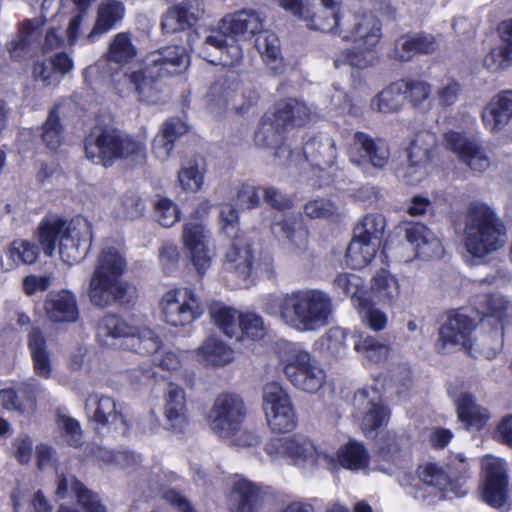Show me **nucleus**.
I'll use <instances>...</instances> for the list:
<instances>
[{
  "instance_id": "1",
  "label": "nucleus",
  "mask_w": 512,
  "mask_h": 512,
  "mask_svg": "<svg viewBox=\"0 0 512 512\" xmlns=\"http://www.w3.org/2000/svg\"><path fill=\"white\" fill-rule=\"evenodd\" d=\"M189 65V55L181 45H167L150 52L143 66L132 73L118 71L113 90L121 98L135 95L139 102L158 104L165 92L163 78L180 73Z\"/></svg>"
},
{
  "instance_id": "2",
  "label": "nucleus",
  "mask_w": 512,
  "mask_h": 512,
  "mask_svg": "<svg viewBox=\"0 0 512 512\" xmlns=\"http://www.w3.org/2000/svg\"><path fill=\"white\" fill-rule=\"evenodd\" d=\"M323 4V16L312 20L311 27L326 33L340 36L351 41L361 51L348 53L345 57L349 65L365 68L371 64L366 53L372 52L382 38L381 20L372 12H351L336 9L339 0H320Z\"/></svg>"
},
{
  "instance_id": "3",
  "label": "nucleus",
  "mask_w": 512,
  "mask_h": 512,
  "mask_svg": "<svg viewBox=\"0 0 512 512\" xmlns=\"http://www.w3.org/2000/svg\"><path fill=\"white\" fill-rule=\"evenodd\" d=\"M263 310L298 332H314L333 321L332 297L320 289H299L284 295H268Z\"/></svg>"
},
{
  "instance_id": "4",
  "label": "nucleus",
  "mask_w": 512,
  "mask_h": 512,
  "mask_svg": "<svg viewBox=\"0 0 512 512\" xmlns=\"http://www.w3.org/2000/svg\"><path fill=\"white\" fill-rule=\"evenodd\" d=\"M38 238L47 256L53 255L58 240L61 259L73 265L83 260L91 248V224L85 219L70 222L60 218L45 219L38 228Z\"/></svg>"
},
{
  "instance_id": "5",
  "label": "nucleus",
  "mask_w": 512,
  "mask_h": 512,
  "mask_svg": "<svg viewBox=\"0 0 512 512\" xmlns=\"http://www.w3.org/2000/svg\"><path fill=\"white\" fill-rule=\"evenodd\" d=\"M125 257L115 247H104L99 253L92 273L88 297L100 308L128 302L129 285L122 279L126 270Z\"/></svg>"
},
{
  "instance_id": "6",
  "label": "nucleus",
  "mask_w": 512,
  "mask_h": 512,
  "mask_svg": "<svg viewBox=\"0 0 512 512\" xmlns=\"http://www.w3.org/2000/svg\"><path fill=\"white\" fill-rule=\"evenodd\" d=\"M88 160L97 165L111 167L118 159L145 158V144L111 126H94L84 139Z\"/></svg>"
},
{
  "instance_id": "7",
  "label": "nucleus",
  "mask_w": 512,
  "mask_h": 512,
  "mask_svg": "<svg viewBox=\"0 0 512 512\" xmlns=\"http://www.w3.org/2000/svg\"><path fill=\"white\" fill-rule=\"evenodd\" d=\"M464 233L467 252L477 258L497 251L506 243V226L492 208L483 204L469 209Z\"/></svg>"
},
{
  "instance_id": "8",
  "label": "nucleus",
  "mask_w": 512,
  "mask_h": 512,
  "mask_svg": "<svg viewBox=\"0 0 512 512\" xmlns=\"http://www.w3.org/2000/svg\"><path fill=\"white\" fill-rule=\"evenodd\" d=\"M286 347L288 354L282 358V364L287 380L298 390L317 393L326 382V372L319 360L292 343H287Z\"/></svg>"
},
{
  "instance_id": "9",
  "label": "nucleus",
  "mask_w": 512,
  "mask_h": 512,
  "mask_svg": "<svg viewBox=\"0 0 512 512\" xmlns=\"http://www.w3.org/2000/svg\"><path fill=\"white\" fill-rule=\"evenodd\" d=\"M264 451L272 459L283 458L299 467L330 466L333 462L331 456L319 451L308 437L300 434L272 438L265 444Z\"/></svg>"
},
{
  "instance_id": "10",
  "label": "nucleus",
  "mask_w": 512,
  "mask_h": 512,
  "mask_svg": "<svg viewBox=\"0 0 512 512\" xmlns=\"http://www.w3.org/2000/svg\"><path fill=\"white\" fill-rule=\"evenodd\" d=\"M354 417L367 438H375L379 429L387 426L391 410L385 404L383 393L376 386H367L355 393Z\"/></svg>"
},
{
  "instance_id": "11",
  "label": "nucleus",
  "mask_w": 512,
  "mask_h": 512,
  "mask_svg": "<svg viewBox=\"0 0 512 512\" xmlns=\"http://www.w3.org/2000/svg\"><path fill=\"white\" fill-rule=\"evenodd\" d=\"M246 409L241 397L222 393L216 397L207 415L211 430L220 438H232L241 431Z\"/></svg>"
},
{
  "instance_id": "12",
  "label": "nucleus",
  "mask_w": 512,
  "mask_h": 512,
  "mask_svg": "<svg viewBox=\"0 0 512 512\" xmlns=\"http://www.w3.org/2000/svg\"><path fill=\"white\" fill-rule=\"evenodd\" d=\"M262 408L269 427L279 433H287L297 426V417L291 398L278 382L264 385Z\"/></svg>"
},
{
  "instance_id": "13",
  "label": "nucleus",
  "mask_w": 512,
  "mask_h": 512,
  "mask_svg": "<svg viewBox=\"0 0 512 512\" xmlns=\"http://www.w3.org/2000/svg\"><path fill=\"white\" fill-rule=\"evenodd\" d=\"M160 305L163 321L174 327L189 325L199 319L204 312L199 297L187 287L167 291Z\"/></svg>"
},
{
  "instance_id": "14",
  "label": "nucleus",
  "mask_w": 512,
  "mask_h": 512,
  "mask_svg": "<svg viewBox=\"0 0 512 512\" xmlns=\"http://www.w3.org/2000/svg\"><path fill=\"white\" fill-rule=\"evenodd\" d=\"M348 157L364 173H369L370 168L380 171L389 163L390 148L385 139L357 131L348 149Z\"/></svg>"
},
{
  "instance_id": "15",
  "label": "nucleus",
  "mask_w": 512,
  "mask_h": 512,
  "mask_svg": "<svg viewBox=\"0 0 512 512\" xmlns=\"http://www.w3.org/2000/svg\"><path fill=\"white\" fill-rule=\"evenodd\" d=\"M85 413L98 433H126L129 429L121 406L116 400L103 394H91L85 400Z\"/></svg>"
},
{
  "instance_id": "16",
  "label": "nucleus",
  "mask_w": 512,
  "mask_h": 512,
  "mask_svg": "<svg viewBox=\"0 0 512 512\" xmlns=\"http://www.w3.org/2000/svg\"><path fill=\"white\" fill-rule=\"evenodd\" d=\"M285 127L276 122L269 112H266L259 123L254 135L256 146L273 151L279 165L291 166L300 158V153L293 150L284 141Z\"/></svg>"
},
{
  "instance_id": "17",
  "label": "nucleus",
  "mask_w": 512,
  "mask_h": 512,
  "mask_svg": "<svg viewBox=\"0 0 512 512\" xmlns=\"http://www.w3.org/2000/svg\"><path fill=\"white\" fill-rule=\"evenodd\" d=\"M476 326L475 321L463 312H450L446 322L439 330L435 344L437 352L446 354L452 348L460 347L471 353L474 340L472 335Z\"/></svg>"
},
{
  "instance_id": "18",
  "label": "nucleus",
  "mask_w": 512,
  "mask_h": 512,
  "mask_svg": "<svg viewBox=\"0 0 512 512\" xmlns=\"http://www.w3.org/2000/svg\"><path fill=\"white\" fill-rule=\"evenodd\" d=\"M232 240L225 253L223 271L233 288L248 287L254 259L251 246L242 237Z\"/></svg>"
},
{
  "instance_id": "19",
  "label": "nucleus",
  "mask_w": 512,
  "mask_h": 512,
  "mask_svg": "<svg viewBox=\"0 0 512 512\" xmlns=\"http://www.w3.org/2000/svg\"><path fill=\"white\" fill-rule=\"evenodd\" d=\"M444 139L446 147L458 154L459 159L472 171L483 173L490 167V156L477 139L468 138L456 131L445 133Z\"/></svg>"
},
{
  "instance_id": "20",
  "label": "nucleus",
  "mask_w": 512,
  "mask_h": 512,
  "mask_svg": "<svg viewBox=\"0 0 512 512\" xmlns=\"http://www.w3.org/2000/svg\"><path fill=\"white\" fill-rule=\"evenodd\" d=\"M302 158L322 171L333 167L338 158L335 139L327 133H319L309 138L303 145L300 158L292 165H298Z\"/></svg>"
},
{
  "instance_id": "21",
  "label": "nucleus",
  "mask_w": 512,
  "mask_h": 512,
  "mask_svg": "<svg viewBox=\"0 0 512 512\" xmlns=\"http://www.w3.org/2000/svg\"><path fill=\"white\" fill-rule=\"evenodd\" d=\"M204 12L203 0H183L163 14L162 29L167 33L184 31L201 19Z\"/></svg>"
},
{
  "instance_id": "22",
  "label": "nucleus",
  "mask_w": 512,
  "mask_h": 512,
  "mask_svg": "<svg viewBox=\"0 0 512 512\" xmlns=\"http://www.w3.org/2000/svg\"><path fill=\"white\" fill-rule=\"evenodd\" d=\"M485 482L483 500L494 508H502L507 502L508 479L503 463L497 459H486L484 462Z\"/></svg>"
},
{
  "instance_id": "23",
  "label": "nucleus",
  "mask_w": 512,
  "mask_h": 512,
  "mask_svg": "<svg viewBox=\"0 0 512 512\" xmlns=\"http://www.w3.org/2000/svg\"><path fill=\"white\" fill-rule=\"evenodd\" d=\"M486 311L480 324L485 328L487 324H494L492 334V348L486 351L489 356L498 353L504 343V319L507 315L509 302L501 295L492 294L485 297Z\"/></svg>"
},
{
  "instance_id": "24",
  "label": "nucleus",
  "mask_w": 512,
  "mask_h": 512,
  "mask_svg": "<svg viewBox=\"0 0 512 512\" xmlns=\"http://www.w3.org/2000/svg\"><path fill=\"white\" fill-rule=\"evenodd\" d=\"M265 17L253 9H243L226 15L219 22L223 32L232 38H250L263 29Z\"/></svg>"
},
{
  "instance_id": "25",
  "label": "nucleus",
  "mask_w": 512,
  "mask_h": 512,
  "mask_svg": "<svg viewBox=\"0 0 512 512\" xmlns=\"http://www.w3.org/2000/svg\"><path fill=\"white\" fill-rule=\"evenodd\" d=\"M405 239L419 258L430 260L443 255L444 249L441 240L422 223H413L407 226Z\"/></svg>"
},
{
  "instance_id": "26",
  "label": "nucleus",
  "mask_w": 512,
  "mask_h": 512,
  "mask_svg": "<svg viewBox=\"0 0 512 512\" xmlns=\"http://www.w3.org/2000/svg\"><path fill=\"white\" fill-rule=\"evenodd\" d=\"M137 55V48L132 42V35L129 32H119L110 41L108 49L104 54L105 64H115L116 68L110 67V79L113 86V76L118 71L132 73L125 66Z\"/></svg>"
},
{
  "instance_id": "27",
  "label": "nucleus",
  "mask_w": 512,
  "mask_h": 512,
  "mask_svg": "<svg viewBox=\"0 0 512 512\" xmlns=\"http://www.w3.org/2000/svg\"><path fill=\"white\" fill-rule=\"evenodd\" d=\"M262 485L249 479L238 477L229 495L231 512H259Z\"/></svg>"
},
{
  "instance_id": "28",
  "label": "nucleus",
  "mask_w": 512,
  "mask_h": 512,
  "mask_svg": "<svg viewBox=\"0 0 512 512\" xmlns=\"http://www.w3.org/2000/svg\"><path fill=\"white\" fill-rule=\"evenodd\" d=\"M44 309L47 318L54 323H73L79 318L76 296L68 290L50 292L46 297Z\"/></svg>"
},
{
  "instance_id": "29",
  "label": "nucleus",
  "mask_w": 512,
  "mask_h": 512,
  "mask_svg": "<svg viewBox=\"0 0 512 512\" xmlns=\"http://www.w3.org/2000/svg\"><path fill=\"white\" fill-rule=\"evenodd\" d=\"M132 333L133 327L120 316L106 314L97 324L96 339L104 347L125 349L127 338Z\"/></svg>"
},
{
  "instance_id": "30",
  "label": "nucleus",
  "mask_w": 512,
  "mask_h": 512,
  "mask_svg": "<svg viewBox=\"0 0 512 512\" xmlns=\"http://www.w3.org/2000/svg\"><path fill=\"white\" fill-rule=\"evenodd\" d=\"M125 11V5L120 0H102L97 8L93 28L87 35V41L94 43L119 26L124 19Z\"/></svg>"
},
{
  "instance_id": "31",
  "label": "nucleus",
  "mask_w": 512,
  "mask_h": 512,
  "mask_svg": "<svg viewBox=\"0 0 512 512\" xmlns=\"http://www.w3.org/2000/svg\"><path fill=\"white\" fill-rule=\"evenodd\" d=\"M354 350L368 364H379L385 362L392 351L388 340L370 335L365 332L353 334Z\"/></svg>"
},
{
  "instance_id": "32",
  "label": "nucleus",
  "mask_w": 512,
  "mask_h": 512,
  "mask_svg": "<svg viewBox=\"0 0 512 512\" xmlns=\"http://www.w3.org/2000/svg\"><path fill=\"white\" fill-rule=\"evenodd\" d=\"M486 128L495 132L505 127L512 119V90H507L493 97L482 112Z\"/></svg>"
},
{
  "instance_id": "33",
  "label": "nucleus",
  "mask_w": 512,
  "mask_h": 512,
  "mask_svg": "<svg viewBox=\"0 0 512 512\" xmlns=\"http://www.w3.org/2000/svg\"><path fill=\"white\" fill-rule=\"evenodd\" d=\"M419 479L427 486L439 492V498L451 499L453 496H462L457 484L453 482L444 469L435 463H426L417 470Z\"/></svg>"
},
{
  "instance_id": "34",
  "label": "nucleus",
  "mask_w": 512,
  "mask_h": 512,
  "mask_svg": "<svg viewBox=\"0 0 512 512\" xmlns=\"http://www.w3.org/2000/svg\"><path fill=\"white\" fill-rule=\"evenodd\" d=\"M436 50L434 36L430 34H405L396 39L393 57L406 62L417 54H429Z\"/></svg>"
},
{
  "instance_id": "35",
  "label": "nucleus",
  "mask_w": 512,
  "mask_h": 512,
  "mask_svg": "<svg viewBox=\"0 0 512 512\" xmlns=\"http://www.w3.org/2000/svg\"><path fill=\"white\" fill-rule=\"evenodd\" d=\"M268 112L285 128L304 126L310 122L312 116L310 108L303 101L294 98L278 101L273 110Z\"/></svg>"
},
{
  "instance_id": "36",
  "label": "nucleus",
  "mask_w": 512,
  "mask_h": 512,
  "mask_svg": "<svg viewBox=\"0 0 512 512\" xmlns=\"http://www.w3.org/2000/svg\"><path fill=\"white\" fill-rule=\"evenodd\" d=\"M165 416L175 432H183L188 425L185 392L174 383L167 387Z\"/></svg>"
},
{
  "instance_id": "37",
  "label": "nucleus",
  "mask_w": 512,
  "mask_h": 512,
  "mask_svg": "<svg viewBox=\"0 0 512 512\" xmlns=\"http://www.w3.org/2000/svg\"><path fill=\"white\" fill-rule=\"evenodd\" d=\"M459 421L467 428L482 429L490 419L489 411L476 402L474 396L462 393L456 400Z\"/></svg>"
},
{
  "instance_id": "38",
  "label": "nucleus",
  "mask_w": 512,
  "mask_h": 512,
  "mask_svg": "<svg viewBox=\"0 0 512 512\" xmlns=\"http://www.w3.org/2000/svg\"><path fill=\"white\" fill-rule=\"evenodd\" d=\"M28 348L33 362L34 373L42 378L52 376L53 367L44 334L39 328H33L28 335Z\"/></svg>"
},
{
  "instance_id": "39",
  "label": "nucleus",
  "mask_w": 512,
  "mask_h": 512,
  "mask_svg": "<svg viewBox=\"0 0 512 512\" xmlns=\"http://www.w3.org/2000/svg\"><path fill=\"white\" fill-rule=\"evenodd\" d=\"M196 353L198 361L205 366L223 367L234 359V350L216 336L208 337Z\"/></svg>"
},
{
  "instance_id": "40",
  "label": "nucleus",
  "mask_w": 512,
  "mask_h": 512,
  "mask_svg": "<svg viewBox=\"0 0 512 512\" xmlns=\"http://www.w3.org/2000/svg\"><path fill=\"white\" fill-rule=\"evenodd\" d=\"M256 35L255 47L262 55L263 61L273 74H282L285 65L280 55V42L277 35L263 29Z\"/></svg>"
},
{
  "instance_id": "41",
  "label": "nucleus",
  "mask_w": 512,
  "mask_h": 512,
  "mask_svg": "<svg viewBox=\"0 0 512 512\" xmlns=\"http://www.w3.org/2000/svg\"><path fill=\"white\" fill-rule=\"evenodd\" d=\"M42 35L39 21L26 20L20 29L17 39L12 40L8 44V50L11 57L20 61L30 55L31 49L38 45Z\"/></svg>"
},
{
  "instance_id": "42",
  "label": "nucleus",
  "mask_w": 512,
  "mask_h": 512,
  "mask_svg": "<svg viewBox=\"0 0 512 512\" xmlns=\"http://www.w3.org/2000/svg\"><path fill=\"white\" fill-rule=\"evenodd\" d=\"M272 232L282 240H286L287 249L294 254H302L308 247V231L299 226L291 218H285L272 224Z\"/></svg>"
},
{
  "instance_id": "43",
  "label": "nucleus",
  "mask_w": 512,
  "mask_h": 512,
  "mask_svg": "<svg viewBox=\"0 0 512 512\" xmlns=\"http://www.w3.org/2000/svg\"><path fill=\"white\" fill-rule=\"evenodd\" d=\"M380 244L364 238L363 235L355 237L350 242L346 251V263L352 269H361L367 266L375 257Z\"/></svg>"
},
{
  "instance_id": "44",
  "label": "nucleus",
  "mask_w": 512,
  "mask_h": 512,
  "mask_svg": "<svg viewBox=\"0 0 512 512\" xmlns=\"http://www.w3.org/2000/svg\"><path fill=\"white\" fill-rule=\"evenodd\" d=\"M370 293L376 302L393 305L400 294L398 281L388 271L382 269L373 277Z\"/></svg>"
},
{
  "instance_id": "45",
  "label": "nucleus",
  "mask_w": 512,
  "mask_h": 512,
  "mask_svg": "<svg viewBox=\"0 0 512 512\" xmlns=\"http://www.w3.org/2000/svg\"><path fill=\"white\" fill-rule=\"evenodd\" d=\"M436 144L437 137L434 133L427 130L416 133L407 149V160L414 161L418 167L427 166Z\"/></svg>"
},
{
  "instance_id": "46",
  "label": "nucleus",
  "mask_w": 512,
  "mask_h": 512,
  "mask_svg": "<svg viewBox=\"0 0 512 512\" xmlns=\"http://www.w3.org/2000/svg\"><path fill=\"white\" fill-rule=\"evenodd\" d=\"M241 313L235 308L223 304H214L210 308V317L214 324L230 338H239V319Z\"/></svg>"
},
{
  "instance_id": "47",
  "label": "nucleus",
  "mask_w": 512,
  "mask_h": 512,
  "mask_svg": "<svg viewBox=\"0 0 512 512\" xmlns=\"http://www.w3.org/2000/svg\"><path fill=\"white\" fill-rule=\"evenodd\" d=\"M162 342L160 337L147 327H133L132 335L127 338L125 349L138 354H154L160 349Z\"/></svg>"
},
{
  "instance_id": "48",
  "label": "nucleus",
  "mask_w": 512,
  "mask_h": 512,
  "mask_svg": "<svg viewBox=\"0 0 512 512\" xmlns=\"http://www.w3.org/2000/svg\"><path fill=\"white\" fill-rule=\"evenodd\" d=\"M353 304L357 307L363 323L373 331H382L387 327V315L376 308L366 296L354 294Z\"/></svg>"
},
{
  "instance_id": "49",
  "label": "nucleus",
  "mask_w": 512,
  "mask_h": 512,
  "mask_svg": "<svg viewBox=\"0 0 512 512\" xmlns=\"http://www.w3.org/2000/svg\"><path fill=\"white\" fill-rule=\"evenodd\" d=\"M337 456L340 465L352 471L364 469L369 463L367 450L357 441H349L339 449Z\"/></svg>"
},
{
  "instance_id": "50",
  "label": "nucleus",
  "mask_w": 512,
  "mask_h": 512,
  "mask_svg": "<svg viewBox=\"0 0 512 512\" xmlns=\"http://www.w3.org/2000/svg\"><path fill=\"white\" fill-rule=\"evenodd\" d=\"M402 90L399 81L390 84L371 100V109L381 113H392L402 105Z\"/></svg>"
},
{
  "instance_id": "51",
  "label": "nucleus",
  "mask_w": 512,
  "mask_h": 512,
  "mask_svg": "<svg viewBox=\"0 0 512 512\" xmlns=\"http://www.w3.org/2000/svg\"><path fill=\"white\" fill-rule=\"evenodd\" d=\"M239 89L238 76L234 72L220 75L210 87L208 97L219 106H226L233 93Z\"/></svg>"
},
{
  "instance_id": "52",
  "label": "nucleus",
  "mask_w": 512,
  "mask_h": 512,
  "mask_svg": "<svg viewBox=\"0 0 512 512\" xmlns=\"http://www.w3.org/2000/svg\"><path fill=\"white\" fill-rule=\"evenodd\" d=\"M42 140L51 150L60 147L63 141V126L57 108H53L43 124Z\"/></svg>"
},
{
  "instance_id": "53",
  "label": "nucleus",
  "mask_w": 512,
  "mask_h": 512,
  "mask_svg": "<svg viewBox=\"0 0 512 512\" xmlns=\"http://www.w3.org/2000/svg\"><path fill=\"white\" fill-rule=\"evenodd\" d=\"M7 253L14 265L33 264L39 256V248L35 243L17 239L10 244Z\"/></svg>"
},
{
  "instance_id": "54",
  "label": "nucleus",
  "mask_w": 512,
  "mask_h": 512,
  "mask_svg": "<svg viewBox=\"0 0 512 512\" xmlns=\"http://www.w3.org/2000/svg\"><path fill=\"white\" fill-rule=\"evenodd\" d=\"M386 221L383 215L367 214L360 225L355 229V234L358 236L363 235L364 238H369L377 243H381L384 234Z\"/></svg>"
},
{
  "instance_id": "55",
  "label": "nucleus",
  "mask_w": 512,
  "mask_h": 512,
  "mask_svg": "<svg viewBox=\"0 0 512 512\" xmlns=\"http://www.w3.org/2000/svg\"><path fill=\"white\" fill-rule=\"evenodd\" d=\"M402 94L413 106L420 105L431 94V86L422 80L403 79L399 81Z\"/></svg>"
},
{
  "instance_id": "56",
  "label": "nucleus",
  "mask_w": 512,
  "mask_h": 512,
  "mask_svg": "<svg viewBox=\"0 0 512 512\" xmlns=\"http://www.w3.org/2000/svg\"><path fill=\"white\" fill-rule=\"evenodd\" d=\"M178 180L183 190L197 192L203 185L204 169L196 162H189L179 171Z\"/></svg>"
},
{
  "instance_id": "57",
  "label": "nucleus",
  "mask_w": 512,
  "mask_h": 512,
  "mask_svg": "<svg viewBox=\"0 0 512 512\" xmlns=\"http://www.w3.org/2000/svg\"><path fill=\"white\" fill-rule=\"evenodd\" d=\"M182 240L186 249L208 243V231L202 222L193 218L184 224Z\"/></svg>"
},
{
  "instance_id": "58",
  "label": "nucleus",
  "mask_w": 512,
  "mask_h": 512,
  "mask_svg": "<svg viewBox=\"0 0 512 512\" xmlns=\"http://www.w3.org/2000/svg\"><path fill=\"white\" fill-rule=\"evenodd\" d=\"M219 224L221 232L230 239L241 238L239 236V213L231 204L221 205Z\"/></svg>"
},
{
  "instance_id": "59",
  "label": "nucleus",
  "mask_w": 512,
  "mask_h": 512,
  "mask_svg": "<svg viewBox=\"0 0 512 512\" xmlns=\"http://www.w3.org/2000/svg\"><path fill=\"white\" fill-rule=\"evenodd\" d=\"M57 425L68 445L77 447L82 444L83 432L80 423L75 418L59 414Z\"/></svg>"
},
{
  "instance_id": "60",
  "label": "nucleus",
  "mask_w": 512,
  "mask_h": 512,
  "mask_svg": "<svg viewBox=\"0 0 512 512\" xmlns=\"http://www.w3.org/2000/svg\"><path fill=\"white\" fill-rule=\"evenodd\" d=\"M304 213L310 219H332L338 215V208L332 201L320 198L308 201Z\"/></svg>"
},
{
  "instance_id": "61",
  "label": "nucleus",
  "mask_w": 512,
  "mask_h": 512,
  "mask_svg": "<svg viewBox=\"0 0 512 512\" xmlns=\"http://www.w3.org/2000/svg\"><path fill=\"white\" fill-rule=\"evenodd\" d=\"M404 438L394 432H387L378 442V455L385 461L394 462L403 445Z\"/></svg>"
},
{
  "instance_id": "62",
  "label": "nucleus",
  "mask_w": 512,
  "mask_h": 512,
  "mask_svg": "<svg viewBox=\"0 0 512 512\" xmlns=\"http://www.w3.org/2000/svg\"><path fill=\"white\" fill-rule=\"evenodd\" d=\"M239 338L246 336L251 339H257L264 336L263 319L255 313L242 314L239 319Z\"/></svg>"
},
{
  "instance_id": "63",
  "label": "nucleus",
  "mask_w": 512,
  "mask_h": 512,
  "mask_svg": "<svg viewBox=\"0 0 512 512\" xmlns=\"http://www.w3.org/2000/svg\"><path fill=\"white\" fill-rule=\"evenodd\" d=\"M157 221L163 227H171L179 220V209L175 203L167 198H161L155 203Z\"/></svg>"
},
{
  "instance_id": "64",
  "label": "nucleus",
  "mask_w": 512,
  "mask_h": 512,
  "mask_svg": "<svg viewBox=\"0 0 512 512\" xmlns=\"http://www.w3.org/2000/svg\"><path fill=\"white\" fill-rule=\"evenodd\" d=\"M512 56L503 45L494 47L484 58V66L491 72H498L510 66Z\"/></svg>"
}]
</instances>
